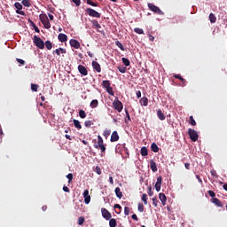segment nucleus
Returning <instances> with one entry per match:
<instances>
[{
    "instance_id": "nucleus-32",
    "label": "nucleus",
    "mask_w": 227,
    "mask_h": 227,
    "mask_svg": "<svg viewBox=\"0 0 227 227\" xmlns=\"http://www.w3.org/2000/svg\"><path fill=\"white\" fill-rule=\"evenodd\" d=\"M114 208L119 209L118 211H115L116 215H119V214H121V209H122V207H121V205H119V204H114Z\"/></svg>"
},
{
    "instance_id": "nucleus-51",
    "label": "nucleus",
    "mask_w": 227,
    "mask_h": 227,
    "mask_svg": "<svg viewBox=\"0 0 227 227\" xmlns=\"http://www.w3.org/2000/svg\"><path fill=\"white\" fill-rule=\"evenodd\" d=\"M72 2L74 3V4H75V6H79L82 4L81 0H72Z\"/></svg>"
},
{
    "instance_id": "nucleus-37",
    "label": "nucleus",
    "mask_w": 227,
    "mask_h": 227,
    "mask_svg": "<svg viewBox=\"0 0 227 227\" xmlns=\"http://www.w3.org/2000/svg\"><path fill=\"white\" fill-rule=\"evenodd\" d=\"M83 223H85V218L83 217L77 218V225L82 226Z\"/></svg>"
},
{
    "instance_id": "nucleus-44",
    "label": "nucleus",
    "mask_w": 227,
    "mask_h": 227,
    "mask_svg": "<svg viewBox=\"0 0 227 227\" xmlns=\"http://www.w3.org/2000/svg\"><path fill=\"white\" fill-rule=\"evenodd\" d=\"M142 202H144V205H147V195L145 193L142 194Z\"/></svg>"
},
{
    "instance_id": "nucleus-46",
    "label": "nucleus",
    "mask_w": 227,
    "mask_h": 227,
    "mask_svg": "<svg viewBox=\"0 0 227 227\" xmlns=\"http://www.w3.org/2000/svg\"><path fill=\"white\" fill-rule=\"evenodd\" d=\"M78 114H80V118L82 119H85V117L87 116V114H85V111L83 110H80V113Z\"/></svg>"
},
{
    "instance_id": "nucleus-9",
    "label": "nucleus",
    "mask_w": 227,
    "mask_h": 227,
    "mask_svg": "<svg viewBox=\"0 0 227 227\" xmlns=\"http://www.w3.org/2000/svg\"><path fill=\"white\" fill-rule=\"evenodd\" d=\"M23 4H19V3H15L14 7L15 9H17V11H15V13L21 15V16H25V12L21 11L23 9Z\"/></svg>"
},
{
    "instance_id": "nucleus-53",
    "label": "nucleus",
    "mask_w": 227,
    "mask_h": 227,
    "mask_svg": "<svg viewBox=\"0 0 227 227\" xmlns=\"http://www.w3.org/2000/svg\"><path fill=\"white\" fill-rule=\"evenodd\" d=\"M124 113L126 114V120L130 121V114H128V110H124Z\"/></svg>"
},
{
    "instance_id": "nucleus-30",
    "label": "nucleus",
    "mask_w": 227,
    "mask_h": 227,
    "mask_svg": "<svg viewBox=\"0 0 227 227\" xmlns=\"http://www.w3.org/2000/svg\"><path fill=\"white\" fill-rule=\"evenodd\" d=\"M103 88H112L111 87V82H109V81H106V80H105V81H103Z\"/></svg>"
},
{
    "instance_id": "nucleus-34",
    "label": "nucleus",
    "mask_w": 227,
    "mask_h": 227,
    "mask_svg": "<svg viewBox=\"0 0 227 227\" xmlns=\"http://www.w3.org/2000/svg\"><path fill=\"white\" fill-rule=\"evenodd\" d=\"M98 106V101H97V99L91 101V103L90 104V107L91 108H96Z\"/></svg>"
},
{
    "instance_id": "nucleus-60",
    "label": "nucleus",
    "mask_w": 227,
    "mask_h": 227,
    "mask_svg": "<svg viewBox=\"0 0 227 227\" xmlns=\"http://www.w3.org/2000/svg\"><path fill=\"white\" fill-rule=\"evenodd\" d=\"M152 204L153 207H157V200L155 198L152 199Z\"/></svg>"
},
{
    "instance_id": "nucleus-31",
    "label": "nucleus",
    "mask_w": 227,
    "mask_h": 227,
    "mask_svg": "<svg viewBox=\"0 0 227 227\" xmlns=\"http://www.w3.org/2000/svg\"><path fill=\"white\" fill-rule=\"evenodd\" d=\"M113 133L111 134V129H105V131H103V137H108L109 136H112Z\"/></svg>"
},
{
    "instance_id": "nucleus-64",
    "label": "nucleus",
    "mask_w": 227,
    "mask_h": 227,
    "mask_svg": "<svg viewBox=\"0 0 227 227\" xmlns=\"http://www.w3.org/2000/svg\"><path fill=\"white\" fill-rule=\"evenodd\" d=\"M131 218L134 221H137V216L136 215H132Z\"/></svg>"
},
{
    "instance_id": "nucleus-41",
    "label": "nucleus",
    "mask_w": 227,
    "mask_h": 227,
    "mask_svg": "<svg viewBox=\"0 0 227 227\" xmlns=\"http://www.w3.org/2000/svg\"><path fill=\"white\" fill-rule=\"evenodd\" d=\"M134 33L138 35H144V30L142 28L136 27L134 28Z\"/></svg>"
},
{
    "instance_id": "nucleus-39",
    "label": "nucleus",
    "mask_w": 227,
    "mask_h": 227,
    "mask_svg": "<svg viewBox=\"0 0 227 227\" xmlns=\"http://www.w3.org/2000/svg\"><path fill=\"white\" fill-rule=\"evenodd\" d=\"M173 77L176 80L181 81V82L184 83V79L181 76V74H175Z\"/></svg>"
},
{
    "instance_id": "nucleus-40",
    "label": "nucleus",
    "mask_w": 227,
    "mask_h": 227,
    "mask_svg": "<svg viewBox=\"0 0 227 227\" xmlns=\"http://www.w3.org/2000/svg\"><path fill=\"white\" fill-rule=\"evenodd\" d=\"M189 124H191L192 127L196 126V121L192 116L189 117Z\"/></svg>"
},
{
    "instance_id": "nucleus-56",
    "label": "nucleus",
    "mask_w": 227,
    "mask_h": 227,
    "mask_svg": "<svg viewBox=\"0 0 227 227\" xmlns=\"http://www.w3.org/2000/svg\"><path fill=\"white\" fill-rule=\"evenodd\" d=\"M62 191H64V192H66V193H69L70 192V189L67 188V186L62 187Z\"/></svg>"
},
{
    "instance_id": "nucleus-62",
    "label": "nucleus",
    "mask_w": 227,
    "mask_h": 227,
    "mask_svg": "<svg viewBox=\"0 0 227 227\" xmlns=\"http://www.w3.org/2000/svg\"><path fill=\"white\" fill-rule=\"evenodd\" d=\"M28 23L31 24V27H36V25L33 22V20H28Z\"/></svg>"
},
{
    "instance_id": "nucleus-38",
    "label": "nucleus",
    "mask_w": 227,
    "mask_h": 227,
    "mask_svg": "<svg viewBox=\"0 0 227 227\" xmlns=\"http://www.w3.org/2000/svg\"><path fill=\"white\" fill-rule=\"evenodd\" d=\"M122 64H124V67H130V60H128L126 58H122Z\"/></svg>"
},
{
    "instance_id": "nucleus-28",
    "label": "nucleus",
    "mask_w": 227,
    "mask_h": 227,
    "mask_svg": "<svg viewBox=\"0 0 227 227\" xmlns=\"http://www.w3.org/2000/svg\"><path fill=\"white\" fill-rule=\"evenodd\" d=\"M114 45H116V47H119L121 51H124V46H122V43L120 41H115Z\"/></svg>"
},
{
    "instance_id": "nucleus-61",
    "label": "nucleus",
    "mask_w": 227,
    "mask_h": 227,
    "mask_svg": "<svg viewBox=\"0 0 227 227\" xmlns=\"http://www.w3.org/2000/svg\"><path fill=\"white\" fill-rule=\"evenodd\" d=\"M52 54H56L57 56H60V54H62V52L58 51V50H55L54 51H52Z\"/></svg>"
},
{
    "instance_id": "nucleus-54",
    "label": "nucleus",
    "mask_w": 227,
    "mask_h": 227,
    "mask_svg": "<svg viewBox=\"0 0 227 227\" xmlns=\"http://www.w3.org/2000/svg\"><path fill=\"white\" fill-rule=\"evenodd\" d=\"M119 72H121V74L126 73V67H119Z\"/></svg>"
},
{
    "instance_id": "nucleus-11",
    "label": "nucleus",
    "mask_w": 227,
    "mask_h": 227,
    "mask_svg": "<svg viewBox=\"0 0 227 227\" xmlns=\"http://www.w3.org/2000/svg\"><path fill=\"white\" fill-rule=\"evenodd\" d=\"M77 72H80V74H82V76H87V68H85V67H83L82 65L77 66Z\"/></svg>"
},
{
    "instance_id": "nucleus-52",
    "label": "nucleus",
    "mask_w": 227,
    "mask_h": 227,
    "mask_svg": "<svg viewBox=\"0 0 227 227\" xmlns=\"http://www.w3.org/2000/svg\"><path fill=\"white\" fill-rule=\"evenodd\" d=\"M138 212L140 213L144 212V204L142 203L138 204Z\"/></svg>"
},
{
    "instance_id": "nucleus-5",
    "label": "nucleus",
    "mask_w": 227,
    "mask_h": 227,
    "mask_svg": "<svg viewBox=\"0 0 227 227\" xmlns=\"http://www.w3.org/2000/svg\"><path fill=\"white\" fill-rule=\"evenodd\" d=\"M147 8L150 9L153 13L158 14V15H163V12L160 9V7H157L153 5V4H147Z\"/></svg>"
},
{
    "instance_id": "nucleus-10",
    "label": "nucleus",
    "mask_w": 227,
    "mask_h": 227,
    "mask_svg": "<svg viewBox=\"0 0 227 227\" xmlns=\"http://www.w3.org/2000/svg\"><path fill=\"white\" fill-rule=\"evenodd\" d=\"M101 215H103V218H105V220L106 221L112 219L111 213H109V210H106V208H101Z\"/></svg>"
},
{
    "instance_id": "nucleus-63",
    "label": "nucleus",
    "mask_w": 227,
    "mask_h": 227,
    "mask_svg": "<svg viewBox=\"0 0 227 227\" xmlns=\"http://www.w3.org/2000/svg\"><path fill=\"white\" fill-rule=\"evenodd\" d=\"M196 180H199V183L202 184V179L200 178V176L196 175Z\"/></svg>"
},
{
    "instance_id": "nucleus-20",
    "label": "nucleus",
    "mask_w": 227,
    "mask_h": 227,
    "mask_svg": "<svg viewBox=\"0 0 227 227\" xmlns=\"http://www.w3.org/2000/svg\"><path fill=\"white\" fill-rule=\"evenodd\" d=\"M20 4L28 8V7H31V1L30 0H22L21 3H20Z\"/></svg>"
},
{
    "instance_id": "nucleus-25",
    "label": "nucleus",
    "mask_w": 227,
    "mask_h": 227,
    "mask_svg": "<svg viewBox=\"0 0 227 227\" xmlns=\"http://www.w3.org/2000/svg\"><path fill=\"white\" fill-rule=\"evenodd\" d=\"M158 119H160V121H165V115L161 110H158Z\"/></svg>"
},
{
    "instance_id": "nucleus-47",
    "label": "nucleus",
    "mask_w": 227,
    "mask_h": 227,
    "mask_svg": "<svg viewBox=\"0 0 227 227\" xmlns=\"http://www.w3.org/2000/svg\"><path fill=\"white\" fill-rule=\"evenodd\" d=\"M37 90H38V85H36L35 83L31 84V90L36 92Z\"/></svg>"
},
{
    "instance_id": "nucleus-21",
    "label": "nucleus",
    "mask_w": 227,
    "mask_h": 227,
    "mask_svg": "<svg viewBox=\"0 0 227 227\" xmlns=\"http://www.w3.org/2000/svg\"><path fill=\"white\" fill-rule=\"evenodd\" d=\"M160 201H161V205L165 206L167 202V197H165L164 193H160Z\"/></svg>"
},
{
    "instance_id": "nucleus-42",
    "label": "nucleus",
    "mask_w": 227,
    "mask_h": 227,
    "mask_svg": "<svg viewBox=\"0 0 227 227\" xmlns=\"http://www.w3.org/2000/svg\"><path fill=\"white\" fill-rule=\"evenodd\" d=\"M66 178L67 179V183H71L74 179V176L72 175V173H70L66 176Z\"/></svg>"
},
{
    "instance_id": "nucleus-2",
    "label": "nucleus",
    "mask_w": 227,
    "mask_h": 227,
    "mask_svg": "<svg viewBox=\"0 0 227 227\" xmlns=\"http://www.w3.org/2000/svg\"><path fill=\"white\" fill-rule=\"evenodd\" d=\"M93 147L97 150H101V153H105L106 147H105L101 136H97V144H95Z\"/></svg>"
},
{
    "instance_id": "nucleus-1",
    "label": "nucleus",
    "mask_w": 227,
    "mask_h": 227,
    "mask_svg": "<svg viewBox=\"0 0 227 227\" xmlns=\"http://www.w3.org/2000/svg\"><path fill=\"white\" fill-rule=\"evenodd\" d=\"M39 19L41 20V23L46 29H51V22L48 21V20H54V16L52 14H41L39 16Z\"/></svg>"
},
{
    "instance_id": "nucleus-7",
    "label": "nucleus",
    "mask_w": 227,
    "mask_h": 227,
    "mask_svg": "<svg viewBox=\"0 0 227 227\" xmlns=\"http://www.w3.org/2000/svg\"><path fill=\"white\" fill-rule=\"evenodd\" d=\"M83 202L85 205L90 204L91 202V196L90 195V190L83 191Z\"/></svg>"
},
{
    "instance_id": "nucleus-15",
    "label": "nucleus",
    "mask_w": 227,
    "mask_h": 227,
    "mask_svg": "<svg viewBox=\"0 0 227 227\" xmlns=\"http://www.w3.org/2000/svg\"><path fill=\"white\" fill-rule=\"evenodd\" d=\"M212 203H214V205H215V207H223V205L222 204V201H220V200L216 198H212Z\"/></svg>"
},
{
    "instance_id": "nucleus-29",
    "label": "nucleus",
    "mask_w": 227,
    "mask_h": 227,
    "mask_svg": "<svg viewBox=\"0 0 227 227\" xmlns=\"http://www.w3.org/2000/svg\"><path fill=\"white\" fill-rule=\"evenodd\" d=\"M73 121H74V127H75V129H82V124H79V121L74 120Z\"/></svg>"
},
{
    "instance_id": "nucleus-19",
    "label": "nucleus",
    "mask_w": 227,
    "mask_h": 227,
    "mask_svg": "<svg viewBox=\"0 0 227 227\" xmlns=\"http://www.w3.org/2000/svg\"><path fill=\"white\" fill-rule=\"evenodd\" d=\"M114 194L116 195V198L122 199V192H121V188H114Z\"/></svg>"
},
{
    "instance_id": "nucleus-43",
    "label": "nucleus",
    "mask_w": 227,
    "mask_h": 227,
    "mask_svg": "<svg viewBox=\"0 0 227 227\" xmlns=\"http://www.w3.org/2000/svg\"><path fill=\"white\" fill-rule=\"evenodd\" d=\"M106 90V93H108L111 96H114V92L113 91V87L112 88H105Z\"/></svg>"
},
{
    "instance_id": "nucleus-36",
    "label": "nucleus",
    "mask_w": 227,
    "mask_h": 227,
    "mask_svg": "<svg viewBox=\"0 0 227 227\" xmlns=\"http://www.w3.org/2000/svg\"><path fill=\"white\" fill-rule=\"evenodd\" d=\"M208 19L210 20V23L215 24V15L214 13H210L208 16Z\"/></svg>"
},
{
    "instance_id": "nucleus-23",
    "label": "nucleus",
    "mask_w": 227,
    "mask_h": 227,
    "mask_svg": "<svg viewBox=\"0 0 227 227\" xmlns=\"http://www.w3.org/2000/svg\"><path fill=\"white\" fill-rule=\"evenodd\" d=\"M152 152L157 153L160 152V147H157V145L155 143L152 144Z\"/></svg>"
},
{
    "instance_id": "nucleus-16",
    "label": "nucleus",
    "mask_w": 227,
    "mask_h": 227,
    "mask_svg": "<svg viewBox=\"0 0 227 227\" xmlns=\"http://www.w3.org/2000/svg\"><path fill=\"white\" fill-rule=\"evenodd\" d=\"M59 41H60V43H66L67 41V35L63 33L59 34Z\"/></svg>"
},
{
    "instance_id": "nucleus-12",
    "label": "nucleus",
    "mask_w": 227,
    "mask_h": 227,
    "mask_svg": "<svg viewBox=\"0 0 227 227\" xmlns=\"http://www.w3.org/2000/svg\"><path fill=\"white\" fill-rule=\"evenodd\" d=\"M91 67H93V70L95 72L101 73V65H99L97 61H92Z\"/></svg>"
},
{
    "instance_id": "nucleus-48",
    "label": "nucleus",
    "mask_w": 227,
    "mask_h": 227,
    "mask_svg": "<svg viewBox=\"0 0 227 227\" xmlns=\"http://www.w3.org/2000/svg\"><path fill=\"white\" fill-rule=\"evenodd\" d=\"M130 214V208L124 207V215H129Z\"/></svg>"
},
{
    "instance_id": "nucleus-17",
    "label": "nucleus",
    "mask_w": 227,
    "mask_h": 227,
    "mask_svg": "<svg viewBox=\"0 0 227 227\" xmlns=\"http://www.w3.org/2000/svg\"><path fill=\"white\" fill-rule=\"evenodd\" d=\"M150 169H152V172L153 173L157 172V165L153 160H150Z\"/></svg>"
},
{
    "instance_id": "nucleus-4",
    "label": "nucleus",
    "mask_w": 227,
    "mask_h": 227,
    "mask_svg": "<svg viewBox=\"0 0 227 227\" xmlns=\"http://www.w3.org/2000/svg\"><path fill=\"white\" fill-rule=\"evenodd\" d=\"M85 13H87V15H89L91 18L101 19V13H98L97 11L91 8L85 9Z\"/></svg>"
},
{
    "instance_id": "nucleus-22",
    "label": "nucleus",
    "mask_w": 227,
    "mask_h": 227,
    "mask_svg": "<svg viewBox=\"0 0 227 227\" xmlns=\"http://www.w3.org/2000/svg\"><path fill=\"white\" fill-rule=\"evenodd\" d=\"M91 24L95 27V29H99L101 28V25L98 24V22L96 20H91Z\"/></svg>"
},
{
    "instance_id": "nucleus-50",
    "label": "nucleus",
    "mask_w": 227,
    "mask_h": 227,
    "mask_svg": "<svg viewBox=\"0 0 227 227\" xmlns=\"http://www.w3.org/2000/svg\"><path fill=\"white\" fill-rule=\"evenodd\" d=\"M86 4H89V5H91L93 7H97V4L91 2V0H87Z\"/></svg>"
},
{
    "instance_id": "nucleus-59",
    "label": "nucleus",
    "mask_w": 227,
    "mask_h": 227,
    "mask_svg": "<svg viewBox=\"0 0 227 227\" xmlns=\"http://www.w3.org/2000/svg\"><path fill=\"white\" fill-rule=\"evenodd\" d=\"M208 195H210L211 198L215 197V193L214 192V191H208Z\"/></svg>"
},
{
    "instance_id": "nucleus-57",
    "label": "nucleus",
    "mask_w": 227,
    "mask_h": 227,
    "mask_svg": "<svg viewBox=\"0 0 227 227\" xmlns=\"http://www.w3.org/2000/svg\"><path fill=\"white\" fill-rule=\"evenodd\" d=\"M17 63H20L21 64V66H24L25 65V60L21 59H17Z\"/></svg>"
},
{
    "instance_id": "nucleus-35",
    "label": "nucleus",
    "mask_w": 227,
    "mask_h": 227,
    "mask_svg": "<svg viewBox=\"0 0 227 227\" xmlns=\"http://www.w3.org/2000/svg\"><path fill=\"white\" fill-rule=\"evenodd\" d=\"M140 105L144 106H147V98H140Z\"/></svg>"
},
{
    "instance_id": "nucleus-6",
    "label": "nucleus",
    "mask_w": 227,
    "mask_h": 227,
    "mask_svg": "<svg viewBox=\"0 0 227 227\" xmlns=\"http://www.w3.org/2000/svg\"><path fill=\"white\" fill-rule=\"evenodd\" d=\"M113 107L116 112L121 113L122 112V102L119 101L118 99L113 101Z\"/></svg>"
},
{
    "instance_id": "nucleus-13",
    "label": "nucleus",
    "mask_w": 227,
    "mask_h": 227,
    "mask_svg": "<svg viewBox=\"0 0 227 227\" xmlns=\"http://www.w3.org/2000/svg\"><path fill=\"white\" fill-rule=\"evenodd\" d=\"M161 181L162 177L159 176L158 181L155 182V192H160V191L161 190Z\"/></svg>"
},
{
    "instance_id": "nucleus-49",
    "label": "nucleus",
    "mask_w": 227,
    "mask_h": 227,
    "mask_svg": "<svg viewBox=\"0 0 227 227\" xmlns=\"http://www.w3.org/2000/svg\"><path fill=\"white\" fill-rule=\"evenodd\" d=\"M95 173L97 175H101V168H99L98 166L95 167Z\"/></svg>"
},
{
    "instance_id": "nucleus-55",
    "label": "nucleus",
    "mask_w": 227,
    "mask_h": 227,
    "mask_svg": "<svg viewBox=\"0 0 227 227\" xmlns=\"http://www.w3.org/2000/svg\"><path fill=\"white\" fill-rule=\"evenodd\" d=\"M56 51H59V52H60L62 54H66V49H64V48H58V49H56Z\"/></svg>"
},
{
    "instance_id": "nucleus-58",
    "label": "nucleus",
    "mask_w": 227,
    "mask_h": 227,
    "mask_svg": "<svg viewBox=\"0 0 227 227\" xmlns=\"http://www.w3.org/2000/svg\"><path fill=\"white\" fill-rule=\"evenodd\" d=\"M136 98H142V92H140V90H138V91L136 92Z\"/></svg>"
},
{
    "instance_id": "nucleus-18",
    "label": "nucleus",
    "mask_w": 227,
    "mask_h": 227,
    "mask_svg": "<svg viewBox=\"0 0 227 227\" xmlns=\"http://www.w3.org/2000/svg\"><path fill=\"white\" fill-rule=\"evenodd\" d=\"M118 133L116 131H113V134L111 135V143H114L118 141Z\"/></svg>"
},
{
    "instance_id": "nucleus-14",
    "label": "nucleus",
    "mask_w": 227,
    "mask_h": 227,
    "mask_svg": "<svg viewBox=\"0 0 227 227\" xmlns=\"http://www.w3.org/2000/svg\"><path fill=\"white\" fill-rule=\"evenodd\" d=\"M70 46L74 49H79V42L75 39L70 40Z\"/></svg>"
},
{
    "instance_id": "nucleus-45",
    "label": "nucleus",
    "mask_w": 227,
    "mask_h": 227,
    "mask_svg": "<svg viewBox=\"0 0 227 227\" xmlns=\"http://www.w3.org/2000/svg\"><path fill=\"white\" fill-rule=\"evenodd\" d=\"M146 196H153V192L152 191V186L147 187V195Z\"/></svg>"
},
{
    "instance_id": "nucleus-3",
    "label": "nucleus",
    "mask_w": 227,
    "mask_h": 227,
    "mask_svg": "<svg viewBox=\"0 0 227 227\" xmlns=\"http://www.w3.org/2000/svg\"><path fill=\"white\" fill-rule=\"evenodd\" d=\"M33 43H35V46H36V48L43 50L44 49V45L46 44V42L43 41L41 37H37L36 35H35L33 36Z\"/></svg>"
},
{
    "instance_id": "nucleus-27",
    "label": "nucleus",
    "mask_w": 227,
    "mask_h": 227,
    "mask_svg": "<svg viewBox=\"0 0 227 227\" xmlns=\"http://www.w3.org/2000/svg\"><path fill=\"white\" fill-rule=\"evenodd\" d=\"M83 125L85 126V128L90 129V128H91V126H93V121H85L83 122Z\"/></svg>"
},
{
    "instance_id": "nucleus-24",
    "label": "nucleus",
    "mask_w": 227,
    "mask_h": 227,
    "mask_svg": "<svg viewBox=\"0 0 227 227\" xmlns=\"http://www.w3.org/2000/svg\"><path fill=\"white\" fill-rule=\"evenodd\" d=\"M44 48H46V50L48 51L52 50V43H51V41H46V43L44 44Z\"/></svg>"
},
{
    "instance_id": "nucleus-26",
    "label": "nucleus",
    "mask_w": 227,
    "mask_h": 227,
    "mask_svg": "<svg viewBox=\"0 0 227 227\" xmlns=\"http://www.w3.org/2000/svg\"><path fill=\"white\" fill-rule=\"evenodd\" d=\"M140 154L142 155V157L147 156V148L145 146L142 147V149L140 150Z\"/></svg>"
},
{
    "instance_id": "nucleus-33",
    "label": "nucleus",
    "mask_w": 227,
    "mask_h": 227,
    "mask_svg": "<svg viewBox=\"0 0 227 227\" xmlns=\"http://www.w3.org/2000/svg\"><path fill=\"white\" fill-rule=\"evenodd\" d=\"M109 227H116V220L114 218L109 219Z\"/></svg>"
},
{
    "instance_id": "nucleus-8",
    "label": "nucleus",
    "mask_w": 227,
    "mask_h": 227,
    "mask_svg": "<svg viewBox=\"0 0 227 227\" xmlns=\"http://www.w3.org/2000/svg\"><path fill=\"white\" fill-rule=\"evenodd\" d=\"M189 137L192 142L198 141V132L192 129H189Z\"/></svg>"
}]
</instances>
